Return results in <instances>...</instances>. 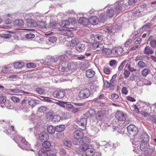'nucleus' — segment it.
Instances as JSON below:
<instances>
[{
    "label": "nucleus",
    "instance_id": "f257e3e1",
    "mask_svg": "<svg viewBox=\"0 0 156 156\" xmlns=\"http://www.w3.org/2000/svg\"><path fill=\"white\" fill-rule=\"evenodd\" d=\"M74 65H76V63L72 62H65L62 64V66L59 67V69L61 72H68Z\"/></svg>",
    "mask_w": 156,
    "mask_h": 156
},
{
    "label": "nucleus",
    "instance_id": "f03ea898",
    "mask_svg": "<svg viewBox=\"0 0 156 156\" xmlns=\"http://www.w3.org/2000/svg\"><path fill=\"white\" fill-rule=\"evenodd\" d=\"M140 150L143 151H145L148 150L150 152H152L154 151L153 149H150V146L147 142H142L140 145Z\"/></svg>",
    "mask_w": 156,
    "mask_h": 156
},
{
    "label": "nucleus",
    "instance_id": "7ed1b4c3",
    "mask_svg": "<svg viewBox=\"0 0 156 156\" xmlns=\"http://www.w3.org/2000/svg\"><path fill=\"white\" fill-rule=\"evenodd\" d=\"M129 133L131 135L134 136L136 135L138 132L137 128L133 125H130L127 127Z\"/></svg>",
    "mask_w": 156,
    "mask_h": 156
},
{
    "label": "nucleus",
    "instance_id": "20e7f679",
    "mask_svg": "<svg viewBox=\"0 0 156 156\" xmlns=\"http://www.w3.org/2000/svg\"><path fill=\"white\" fill-rule=\"evenodd\" d=\"M90 94V91L89 89L86 88L81 90L80 92L79 96L80 99H83L88 97Z\"/></svg>",
    "mask_w": 156,
    "mask_h": 156
},
{
    "label": "nucleus",
    "instance_id": "39448f33",
    "mask_svg": "<svg viewBox=\"0 0 156 156\" xmlns=\"http://www.w3.org/2000/svg\"><path fill=\"white\" fill-rule=\"evenodd\" d=\"M71 20H72L71 19H69L68 20H66L61 21L59 23L60 25L63 27H66V30L62 29L61 30L62 31V30H65V32H66V31H70V30H69V28L67 27L70 26V21H71Z\"/></svg>",
    "mask_w": 156,
    "mask_h": 156
},
{
    "label": "nucleus",
    "instance_id": "423d86ee",
    "mask_svg": "<svg viewBox=\"0 0 156 156\" xmlns=\"http://www.w3.org/2000/svg\"><path fill=\"white\" fill-rule=\"evenodd\" d=\"M115 117L119 120L124 121L126 118V114L121 111H118L115 115Z\"/></svg>",
    "mask_w": 156,
    "mask_h": 156
},
{
    "label": "nucleus",
    "instance_id": "0eeeda50",
    "mask_svg": "<svg viewBox=\"0 0 156 156\" xmlns=\"http://www.w3.org/2000/svg\"><path fill=\"white\" fill-rule=\"evenodd\" d=\"M21 142L23 144L22 145H18L22 149L28 151L30 147V145L28 144V142L24 138L21 139Z\"/></svg>",
    "mask_w": 156,
    "mask_h": 156
},
{
    "label": "nucleus",
    "instance_id": "6e6552de",
    "mask_svg": "<svg viewBox=\"0 0 156 156\" xmlns=\"http://www.w3.org/2000/svg\"><path fill=\"white\" fill-rule=\"evenodd\" d=\"M74 138L76 139H80L83 137L84 133L83 132L79 130H75L73 132Z\"/></svg>",
    "mask_w": 156,
    "mask_h": 156
},
{
    "label": "nucleus",
    "instance_id": "1a4fd4ad",
    "mask_svg": "<svg viewBox=\"0 0 156 156\" xmlns=\"http://www.w3.org/2000/svg\"><path fill=\"white\" fill-rule=\"evenodd\" d=\"M46 119H48L49 118H52V121L54 122H58L61 119V117L58 115H53L52 114H48L46 116Z\"/></svg>",
    "mask_w": 156,
    "mask_h": 156
},
{
    "label": "nucleus",
    "instance_id": "9d476101",
    "mask_svg": "<svg viewBox=\"0 0 156 156\" xmlns=\"http://www.w3.org/2000/svg\"><path fill=\"white\" fill-rule=\"evenodd\" d=\"M52 95L54 97L58 98H63L65 95L64 91H55L52 94Z\"/></svg>",
    "mask_w": 156,
    "mask_h": 156
},
{
    "label": "nucleus",
    "instance_id": "9b49d317",
    "mask_svg": "<svg viewBox=\"0 0 156 156\" xmlns=\"http://www.w3.org/2000/svg\"><path fill=\"white\" fill-rule=\"evenodd\" d=\"M39 140L41 141L47 140L49 137L48 133L45 132H42L40 133L39 135Z\"/></svg>",
    "mask_w": 156,
    "mask_h": 156
},
{
    "label": "nucleus",
    "instance_id": "f8f14e48",
    "mask_svg": "<svg viewBox=\"0 0 156 156\" xmlns=\"http://www.w3.org/2000/svg\"><path fill=\"white\" fill-rule=\"evenodd\" d=\"M27 25L29 27H36L38 24L34 20L28 19L27 20Z\"/></svg>",
    "mask_w": 156,
    "mask_h": 156
},
{
    "label": "nucleus",
    "instance_id": "ddd939ff",
    "mask_svg": "<svg viewBox=\"0 0 156 156\" xmlns=\"http://www.w3.org/2000/svg\"><path fill=\"white\" fill-rule=\"evenodd\" d=\"M115 4L114 7V11L115 12L117 13L122 11V5L118 2H117Z\"/></svg>",
    "mask_w": 156,
    "mask_h": 156
},
{
    "label": "nucleus",
    "instance_id": "4468645a",
    "mask_svg": "<svg viewBox=\"0 0 156 156\" xmlns=\"http://www.w3.org/2000/svg\"><path fill=\"white\" fill-rule=\"evenodd\" d=\"M86 46L84 44H78L76 45L75 48L76 50L79 52L83 51L85 49Z\"/></svg>",
    "mask_w": 156,
    "mask_h": 156
},
{
    "label": "nucleus",
    "instance_id": "2eb2a0df",
    "mask_svg": "<svg viewBox=\"0 0 156 156\" xmlns=\"http://www.w3.org/2000/svg\"><path fill=\"white\" fill-rule=\"evenodd\" d=\"M89 19L85 17L80 18L79 20V23L84 26L88 25L89 24Z\"/></svg>",
    "mask_w": 156,
    "mask_h": 156
},
{
    "label": "nucleus",
    "instance_id": "dca6fc26",
    "mask_svg": "<svg viewBox=\"0 0 156 156\" xmlns=\"http://www.w3.org/2000/svg\"><path fill=\"white\" fill-rule=\"evenodd\" d=\"M93 45L94 47L97 49V51L102 50L104 48L103 44L99 42H96L95 43L94 42Z\"/></svg>",
    "mask_w": 156,
    "mask_h": 156
},
{
    "label": "nucleus",
    "instance_id": "f3484780",
    "mask_svg": "<svg viewBox=\"0 0 156 156\" xmlns=\"http://www.w3.org/2000/svg\"><path fill=\"white\" fill-rule=\"evenodd\" d=\"M112 51L115 54H116L118 55H121L123 52V49L120 47H118L114 48L112 49Z\"/></svg>",
    "mask_w": 156,
    "mask_h": 156
},
{
    "label": "nucleus",
    "instance_id": "a211bd4d",
    "mask_svg": "<svg viewBox=\"0 0 156 156\" xmlns=\"http://www.w3.org/2000/svg\"><path fill=\"white\" fill-rule=\"evenodd\" d=\"M89 24L93 25H95L98 23V19L96 16H93L90 17L89 19Z\"/></svg>",
    "mask_w": 156,
    "mask_h": 156
},
{
    "label": "nucleus",
    "instance_id": "6ab92c4d",
    "mask_svg": "<svg viewBox=\"0 0 156 156\" xmlns=\"http://www.w3.org/2000/svg\"><path fill=\"white\" fill-rule=\"evenodd\" d=\"M57 39V37L55 36L50 37L48 39V44H50L51 46H53L54 45V43L56 42Z\"/></svg>",
    "mask_w": 156,
    "mask_h": 156
},
{
    "label": "nucleus",
    "instance_id": "aec40b11",
    "mask_svg": "<svg viewBox=\"0 0 156 156\" xmlns=\"http://www.w3.org/2000/svg\"><path fill=\"white\" fill-rule=\"evenodd\" d=\"M89 148V145L87 144H82L79 147V151L80 152L87 151V150Z\"/></svg>",
    "mask_w": 156,
    "mask_h": 156
},
{
    "label": "nucleus",
    "instance_id": "412c9836",
    "mask_svg": "<svg viewBox=\"0 0 156 156\" xmlns=\"http://www.w3.org/2000/svg\"><path fill=\"white\" fill-rule=\"evenodd\" d=\"M40 101L37 100L31 99L28 101L29 105L32 107V108L34 107L37 105L39 104Z\"/></svg>",
    "mask_w": 156,
    "mask_h": 156
},
{
    "label": "nucleus",
    "instance_id": "4be33fe9",
    "mask_svg": "<svg viewBox=\"0 0 156 156\" xmlns=\"http://www.w3.org/2000/svg\"><path fill=\"white\" fill-rule=\"evenodd\" d=\"M140 138L142 140V142H147L149 140V136L146 133L144 132L140 136Z\"/></svg>",
    "mask_w": 156,
    "mask_h": 156
},
{
    "label": "nucleus",
    "instance_id": "5701e85b",
    "mask_svg": "<svg viewBox=\"0 0 156 156\" xmlns=\"http://www.w3.org/2000/svg\"><path fill=\"white\" fill-rule=\"evenodd\" d=\"M95 74V71L91 69H88L86 72V75L88 78L92 77L94 76Z\"/></svg>",
    "mask_w": 156,
    "mask_h": 156
},
{
    "label": "nucleus",
    "instance_id": "b1692460",
    "mask_svg": "<svg viewBox=\"0 0 156 156\" xmlns=\"http://www.w3.org/2000/svg\"><path fill=\"white\" fill-rule=\"evenodd\" d=\"M10 128L9 129V128H8L4 132L8 135H14L15 132L14 127L13 126H11Z\"/></svg>",
    "mask_w": 156,
    "mask_h": 156
},
{
    "label": "nucleus",
    "instance_id": "393cba45",
    "mask_svg": "<svg viewBox=\"0 0 156 156\" xmlns=\"http://www.w3.org/2000/svg\"><path fill=\"white\" fill-rule=\"evenodd\" d=\"M104 113L101 110L98 111L96 114V118L99 120H101L103 118Z\"/></svg>",
    "mask_w": 156,
    "mask_h": 156
},
{
    "label": "nucleus",
    "instance_id": "a878e982",
    "mask_svg": "<svg viewBox=\"0 0 156 156\" xmlns=\"http://www.w3.org/2000/svg\"><path fill=\"white\" fill-rule=\"evenodd\" d=\"M24 66V63L21 62H18L14 63V66L16 69H20L22 68Z\"/></svg>",
    "mask_w": 156,
    "mask_h": 156
},
{
    "label": "nucleus",
    "instance_id": "bb28decb",
    "mask_svg": "<svg viewBox=\"0 0 156 156\" xmlns=\"http://www.w3.org/2000/svg\"><path fill=\"white\" fill-rule=\"evenodd\" d=\"M95 114V111L92 109H90L86 113V115L88 118H91L94 117Z\"/></svg>",
    "mask_w": 156,
    "mask_h": 156
},
{
    "label": "nucleus",
    "instance_id": "cd10ccee",
    "mask_svg": "<svg viewBox=\"0 0 156 156\" xmlns=\"http://www.w3.org/2000/svg\"><path fill=\"white\" fill-rule=\"evenodd\" d=\"M24 24V22L22 20H16L14 21V25L15 26H22Z\"/></svg>",
    "mask_w": 156,
    "mask_h": 156
},
{
    "label": "nucleus",
    "instance_id": "c85d7f7f",
    "mask_svg": "<svg viewBox=\"0 0 156 156\" xmlns=\"http://www.w3.org/2000/svg\"><path fill=\"white\" fill-rule=\"evenodd\" d=\"M55 129V128L54 126L52 125L48 126L47 129L48 132L51 134H53L55 133L56 131V130Z\"/></svg>",
    "mask_w": 156,
    "mask_h": 156
},
{
    "label": "nucleus",
    "instance_id": "c756f323",
    "mask_svg": "<svg viewBox=\"0 0 156 156\" xmlns=\"http://www.w3.org/2000/svg\"><path fill=\"white\" fill-rule=\"evenodd\" d=\"M154 52V50L150 47L146 46L144 49V53L147 55L149 54H152Z\"/></svg>",
    "mask_w": 156,
    "mask_h": 156
},
{
    "label": "nucleus",
    "instance_id": "7c9ffc66",
    "mask_svg": "<svg viewBox=\"0 0 156 156\" xmlns=\"http://www.w3.org/2000/svg\"><path fill=\"white\" fill-rule=\"evenodd\" d=\"M115 28H114L113 26L112 25H110L109 26L106 27L105 28L106 31L110 33H114L115 32Z\"/></svg>",
    "mask_w": 156,
    "mask_h": 156
},
{
    "label": "nucleus",
    "instance_id": "2f4dec72",
    "mask_svg": "<svg viewBox=\"0 0 156 156\" xmlns=\"http://www.w3.org/2000/svg\"><path fill=\"white\" fill-rule=\"evenodd\" d=\"M115 11L112 8L108 9L106 13L107 16L109 18H111L113 17L115 12Z\"/></svg>",
    "mask_w": 156,
    "mask_h": 156
},
{
    "label": "nucleus",
    "instance_id": "473e14b6",
    "mask_svg": "<svg viewBox=\"0 0 156 156\" xmlns=\"http://www.w3.org/2000/svg\"><path fill=\"white\" fill-rule=\"evenodd\" d=\"M95 152V149L93 148H89L87 150L86 154L89 156H92L94 154Z\"/></svg>",
    "mask_w": 156,
    "mask_h": 156
},
{
    "label": "nucleus",
    "instance_id": "72a5a7b5",
    "mask_svg": "<svg viewBox=\"0 0 156 156\" xmlns=\"http://www.w3.org/2000/svg\"><path fill=\"white\" fill-rule=\"evenodd\" d=\"M55 127L56 131L59 133L62 132L65 128V127L63 125H60L56 126Z\"/></svg>",
    "mask_w": 156,
    "mask_h": 156
},
{
    "label": "nucleus",
    "instance_id": "f704fd0d",
    "mask_svg": "<svg viewBox=\"0 0 156 156\" xmlns=\"http://www.w3.org/2000/svg\"><path fill=\"white\" fill-rule=\"evenodd\" d=\"M99 20L101 23H104L106 21L107 19L105 13H102L101 14L99 17Z\"/></svg>",
    "mask_w": 156,
    "mask_h": 156
},
{
    "label": "nucleus",
    "instance_id": "c9c22d12",
    "mask_svg": "<svg viewBox=\"0 0 156 156\" xmlns=\"http://www.w3.org/2000/svg\"><path fill=\"white\" fill-rule=\"evenodd\" d=\"M80 122H77V124L78 128L82 130H84L86 129V124L84 123H80Z\"/></svg>",
    "mask_w": 156,
    "mask_h": 156
},
{
    "label": "nucleus",
    "instance_id": "e433bc0d",
    "mask_svg": "<svg viewBox=\"0 0 156 156\" xmlns=\"http://www.w3.org/2000/svg\"><path fill=\"white\" fill-rule=\"evenodd\" d=\"M90 138L87 136L82 137L80 139V142H81L82 144H86V143L90 142Z\"/></svg>",
    "mask_w": 156,
    "mask_h": 156
},
{
    "label": "nucleus",
    "instance_id": "4c0bfd02",
    "mask_svg": "<svg viewBox=\"0 0 156 156\" xmlns=\"http://www.w3.org/2000/svg\"><path fill=\"white\" fill-rule=\"evenodd\" d=\"M43 147L45 148L46 150V149L49 148L51 146L50 143L47 140L44 141L42 144Z\"/></svg>",
    "mask_w": 156,
    "mask_h": 156
},
{
    "label": "nucleus",
    "instance_id": "58836bf2",
    "mask_svg": "<svg viewBox=\"0 0 156 156\" xmlns=\"http://www.w3.org/2000/svg\"><path fill=\"white\" fill-rule=\"evenodd\" d=\"M11 70L10 67L8 66H5L2 67L1 71L3 73H7Z\"/></svg>",
    "mask_w": 156,
    "mask_h": 156
},
{
    "label": "nucleus",
    "instance_id": "ea45409f",
    "mask_svg": "<svg viewBox=\"0 0 156 156\" xmlns=\"http://www.w3.org/2000/svg\"><path fill=\"white\" fill-rule=\"evenodd\" d=\"M138 66L139 68L142 69L146 66V64L143 62L140 61L138 63Z\"/></svg>",
    "mask_w": 156,
    "mask_h": 156
},
{
    "label": "nucleus",
    "instance_id": "a19ab883",
    "mask_svg": "<svg viewBox=\"0 0 156 156\" xmlns=\"http://www.w3.org/2000/svg\"><path fill=\"white\" fill-rule=\"evenodd\" d=\"M7 32V34H2V37L4 38H6V39L10 38L12 36V35L11 34H9V33H11V32H10L9 31V32Z\"/></svg>",
    "mask_w": 156,
    "mask_h": 156
},
{
    "label": "nucleus",
    "instance_id": "79ce46f5",
    "mask_svg": "<svg viewBox=\"0 0 156 156\" xmlns=\"http://www.w3.org/2000/svg\"><path fill=\"white\" fill-rule=\"evenodd\" d=\"M149 72V70L148 69L145 68L142 71L141 74L144 76H146Z\"/></svg>",
    "mask_w": 156,
    "mask_h": 156
},
{
    "label": "nucleus",
    "instance_id": "37998d69",
    "mask_svg": "<svg viewBox=\"0 0 156 156\" xmlns=\"http://www.w3.org/2000/svg\"><path fill=\"white\" fill-rule=\"evenodd\" d=\"M37 23L38 24V25L37 26H39V27L42 29L46 28V23L44 22L41 21L40 22L38 23Z\"/></svg>",
    "mask_w": 156,
    "mask_h": 156
},
{
    "label": "nucleus",
    "instance_id": "c03bdc74",
    "mask_svg": "<svg viewBox=\"0 0 156 156\" xmlns=\"http://www.w3.org/2000/svg\"><path fill=\"white\" fill-rule=\"evenodd\" d=\"M55 103L59 105L61 107L65 108L66 107L65 105H66V104H67L68 102L59 101L58 102H55Z\"/></svg>",
    "mask_w": 156,
    "mask_h": 156
},
{
    "label": "nucleus",
    "instance_id": "a18cd8bd",
    "mask_svg": "<svg viewBox=\"0 0 156 156\" xmlns=\"http://www.w3.org/2000/svg\"><path fill=\"white\" fill-rule=\"evenodd\" d=\"M35 91L39 94H42L45 93L44 89L38 87L36 88Z\"/></svg>",
    "mask_w": 156,
    "mask_h": 156
},
{
    "label": "nucleus",
    "instance_id": "49530a36",
    "mask_svg": "<svg viewBox=\"0 0 156 156\" xmlns=\"http://www.w3.org/2000/svg\"><path fill=\"white\" fill-rule=\"evenodd\" d=\"M64 145L68 147H70L72 146V142L69 140H68L64 141Z\"/></svg>",
    "mask_w": 156,
    "mask_h": 156
},
{
    "label": "nucleus",
    "instance_id": "de8ad7c7",
    "mask_svg": "<svg viewBox=\"0 0 156 156\" xmlns=\"http://www.w3.org/2000/svg\"><path fill=\"white\" fill-rule=\"evenodd\" d=\"M58 61H63L67 58V56L66 55H62L58 57Z\"/></svg>",
    "mask_w": 156,
    "mask_h": 156
},
{
    "label": "nucleus",
    "instance_id": "09e8293b",
    "mask_svg": "<svg viewBox=\"0 0 156 156\" xmlns=\"http://www.w3.org/2000/svg\"><path fill=\"white\" fill-rule=\"evenodd\" d=\"M1 106L2 107H5V106L7 107L8 108L10 109L11 108L12 105L10 104L8 101H6L5 103L2 105H1Z\"/></svg>",
    "mask_w": 156,
    "mask_h": 156
},
{
    "label": "nucleus",
    "instance_id": "8fccbe9b",
    "mask_svg": "<svg viewBox=\"0 0 156 156\" xmlns=\"http://www.w3.org/2000/svg\"><path fill=\"white\" fill-rule=\"evenodd\" d=\"M79 39L76 37L73 38L71 41V43L72 44L76 45L78 44L77 43H79Z\"/></svg>",
    "mask_w": 156,
    "mask_h": 156
},
{
    "label": "nucleus",
    "instance_id": "3c124183",
    "mask_svg": "<svg viewBox=\"0 0 156 156\" xmlns=\"http://www.w3.org/2000/svg\"><path fill=\"white\" fill-rule=\"evenodd\" d=\"M27 67L29 68H35L36 66V64L35 63L30 62L27 64Z\"/></svg>",
    "mask_w": 156,
    "mask_h": 156
},
{
    "label": "nucleus",
    "instance_id": "603ef678",
    "mask_svg": "<svg viewBox=\"0 0 156 156\" xmlns=\"http://www.w3.org/2000/svg\"><path fill=\"white\" fill-rule=\"evenodd\" d=\"M25 37L28 39H32L34 37L35 35L33 34L30 33L26 34Z\"/></svg>",
    "mask_w": 156,
    "mask_h": 156
},
{
    "label": "nucleus",
    "instance_id": "864d4df0",
    "mask_svg": "<svg viewBox=\"0 0 156 156\" xmlns=\"http://www.w3.org/2000/svg\"><path fill=\"white\" fill-rule=\"evenodd\" d=\"M41 97L43 98V99H41V100L45 101L51 103H54L53 101L50 99V98L44 97Z\"/></svg>",
    "mask_w": 156,
    "mask_h": 156
},
{
    "label": "nucleus",
    "instance_id": "5fc2aeb1",
    "mask_svg": "<svg viewBox=\"0 0 156 156\" xmlns=\"http://www.w3.org/2000/svg\"><path fill=\"white\" fill-rule=\"evenodd\" d=\"M103 39V37L102 35H99V34H96V37H95V41H98H98L97 42H99L100 41H101Z\"/></svg>",
    "mask_w": 156,
    "mask_h": 156
},
{
    "label": "nucleus",
    "instance_id": "6e6d98bb",
    "mask_svg": "<svg viewBox=\"0 0 156 156\" xmlns=\"http://www.w3.org/2000/svg\"><path fill=\"white\" fill-rule=\"evenodd\" d=\"M103 81L104 86L106 88H108L109 87H110V84L109 82L108 81L106 80H105L104 78H103Z\"/></svg>",
    "mask_w": 156,
    "mask_h": 156
},
{
    "label": "nucleus",
    "instance_id": "4d7b16f0",
    "mask_svg": "<svg viewBox=\"0 0 156 156\" xmlns=\"http://www.w3.org/2000/svg\"><path fill=\"white\" fill-rule=\"evenodd\" d=\"M138 0H129L128 3L129 5L133 6L136 4Z\"/></svg>",
    "mask_w": 156,
    "mask_h": 156
},
{
    "label": "nucleus",
    "instance_id": "13d9d810",
    "mask_svg": "<svg viewBox=\"0 0 156 156\" xmlns=\"http://www.w3.org/2000/svg\"><path fill=\"white\" fill-rule=\"evenodd\" d=\"M11 100L14 102H19L20 101V99L16 97L12 96L11 98Z\"/></svg>",
    "mask_w": 156,
    "mask_h": 156
},
{
    "label": "nucleus",
    "instance_id": "bf43d9fd",
    "mask_svg": "<svg viewBox=\"0 0 156 156\" xmlns=\"http://www.w3.org/2000/svg\"><path fill=\"white\" fill-rule=\"evenodd\" d=\"M104 72L106 74H109L111 72V70L109 68L105 67L104 69Z\"/></svg>",
    "mask_w": 156,
    "mask_h": 156
},
{
    "label": "nucleus",
    "instance_id": "052dcab7",
    "mask_svg": "<svg viewBox=\"0 0 156 156\" xmlns=\"http://www.w3.org/2000/svg\"><path fill=\"white\" fill-rule=\"evenodd\" d=\"M149 44L153 48H155L156 47V40H153L151 41L150 43Z\"/></svg>",
    "mask_w": 156,
    "mask_h": 156
},
{
    "label": "nucleus",
    "instance_id": "680f3d73",
    "mask_svg": "<svg viewBox=\"0 0 156 156\" xmlns=\"http://www.w3.org/2000/svg\"><path fill=\"white\" fill-rule=\"evenodd\" d=\"M47 109V108L46 106H42L38 108V110L39 112H44Z\"/></svg>",
    "mask_w": 156,
    "mask_h": 156
},
{
    "label": "nucleus",
    "instance_id": "e2e57ef3",
    "mask_svg": "<svg viewBox=\"0 0 156 156\" xmlns=\"http://www.w3.org/2000/svg\"><path fill=\"white\" fill-rule=\"evenodd\" d=\"M6 98L5 96H1L0 97V103L4 104L6 101Z\"/></svg>",
    "mask_w": 156,
    "mask_h": 156
},
{
    "label": "nucleus",
    "instance_id": "0e129e2a",
    "mask_svg": "<svg viewBox=\"0 0 156 156\" xmlns=\"http://www.w3.org/2000/svg\"><path fill=\"white\" fill-rule=\"evenodd\" d=\"M90 89L93 91H96L97 89H98V87L95 84H92L90 85Z\"/></svg>",
    "mask_w": 156,
    "mask_h": 156
},
{
    "label": "nucleus",
    "instance_id": "69168bd1",
    "mask_svg": "<svg viewBox=\"0 0 156 156\" xmlns=\"http://www.w3.org/2000/svg\"><path fill=\"white\" fill-rule=\"evenodd\" d=\"M55 26V23L54 22H50L48 24V27L49 28L53 29Z\"/></svg>",
    "mask_w": 156,
    "mask_h": 156
},
{
    "label": "nucleus",
    "instance_id": "338daca9",
    "mask_svg": "<svg viewBox=\"0 0 156 156\" xmlns=\"http://www.w3.org/2000/svg\"><path fill=\"white\" fill-rule=\"evenodd\" d=\"M73 144L75 145H79V146L81 144H82L81 142H80V139H76V140H74Z\"/></svg>",
    "mask_w": 156,
    "mask_h": 156
},
{
    "label": "nucleus",
    "instance_id": "774afa93",
    "mask_svg": "<svg viewBox=\"0 0 156 156\" xmlns=\"http://www.w3.org/2000/svg\"><path fill=\"white\" fill-rule=\"evenodd\" d=\"M152 25V24L151 23H148L146 24H145L142 28L143 29V30H146L147 29H148L149 28L151 27Z\"/></svg>",
    "mask_w": 156,
    "mask_h": 156
}]
</instances>
